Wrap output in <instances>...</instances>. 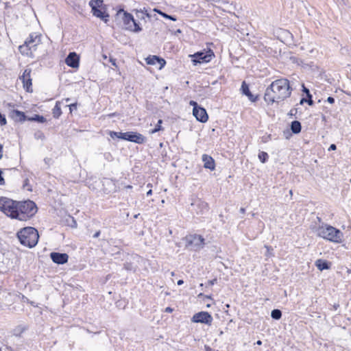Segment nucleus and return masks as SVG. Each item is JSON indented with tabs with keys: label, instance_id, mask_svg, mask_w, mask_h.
I'll return each mask as SVG.
<instances>
[{
	"label": "nucleus",
	"instance_id": "b1692460",
	"mask_svg": "<svg viewBox=\"0 0 351 351\" xmlns=\"http://www.w3.org/2000/svg\"><path fill=\"white\" fill-rule=\"evenodd\" d=\"M60 105V102L57 101L55 107L53 109V116L55 118H58L62 114V110H61Z\"/></svg>",
	"mask_w": 351,
	"mask_h": 351
},
{
	"label": "nucleus",
	"instance_id": "09e8293b",
	"mask_svg": "<svg viewBox=\"0 0 351 351\" xmlns=\"http://www.w3.org/2000/svg\"><path fill=\"white\" fill-rule=\"evenodd\" d=\"M152 194V189H149L147 192V195L149 196V195H151Z\"/></svg>",
	"mask_w": 351,
	"mask_h": 351
},
{
	"label": "nucleus",
	"instance_id": "9b49d317",
	"mask_svg": "<svg viewBox=\"0 0 351 351\" xmlns=\"http://www.w3.org/2000/svg\"><path fill=\"white\" fill-rule=\"evenodd\" d=\"M194 323H202L210 325L212 323L213 317L210 313L206 311H201L195 313L191 318Z\"/></svg>",
	"mask_w": 351,
	"mask_h": 351
},
{
	"label": "nucleus",
	"instance_id": "a878e982",
	"mask_svg": "<svg viewBox=\"0 0 351 351\" xmlns=\"http://www.w3.org/2000/svg\"><path fill=\"white\" fill-rule=\"evenodd\" d=\"M27 119L31 121H38L39 123H44L46 121V119L44 117L38 114H36L33 117L28 118Z\"/></svg>",
	"mask_w": 351,
	"mask_h": 351
},
{
	"label": "nucleus",
	"instance_id": "0eeeda50",
	"mask_svg": "<svg viewBox=\"0 0 351 351\" xmlns=\"http://www.w3.org/2000/svg\"><path fill=\"white\" fill-rule=\"evenodd\" d=\"M117 16L121 17L125 29L132 30L136 32L141 31L142 29L134 19V17L131 14L120 10L117 12Z\"/></svg>",
	"mask_w": 351,
	"mask_h": 351
},
{
	"label": "nucleus",
	"instance_id": "dca6fc26",
	"mask_svg": "<svg viewBox=\"0 0 351 351\" xmlns=\"http://www.w3.org/2000/svg\"><path fill=\"white\" fill-rule=\"evenodd\" d=\"M79 56L75 52H71L65 59V63L72 67L77 68L79 66Z\"/></svg>",
	"mask_w": 351,
	"mask_h": 351
},
{
	"label": "nucleus",
	"instance_id": "6e6552de",
	"mask_svg": "<svg viewBox=\"0 0 351 351\" xmlns=\"http://www.w3.org/2000/svg\"><path fill=\"white\" fill-rule=\"evenodd\" d=\"M102 5V0H90L89 1V5L91 8L93 14L95 16L101 19L105 23H107L108 21L109 15L100 9Z\"/></svg>",
	"mask_w": 351,
	"mask_h": 351
},
{
	"label": "nucleus",
	"instance_id": "5fc2aeb1",
	"mask_svg": "<svg viewBox=\"0 0 351 351\" xmlns=\"http://www.w3.org/2000/svg\"><path fill=\"white\" fill-rule=\"evenodd\" d=\"M303 102H306V99L304 98L302 99L300 103L302 104Z\"/></svg>",
	"mask_w": 351,
	"mask_h": 351
},
{
	"label": "nucleus",
	"instance_id": "e433bc0d",
	"mask_svg": "<svg viewBox=\"0 0 351 351\" xmlns=\"http://www.w3.org/2000/svg\"><path fill=\"white\" fill-rule=\"evenodd\" d=\"M327 101L330 104H333L335 102V99L332 97H328L327 99Z\"/></svg>",
	"mask_w": 351,
	"mask_h": 351
},
{
	"label": "nucleus",
	"instance_id": "3c124183",
	"mask_svg": "<svg viewBox=\"0 0 351 351\" xmlns=\"http://www.w3.org/2000/svg\"><path fill=\"white\" fill-rule=\"evenodd\" d=\"M169 19H171L172 21H176V18H174L173 16H170V15L169 16Z\"/></svg>",
	"mask_w": 351,
	"mask_h": 351
},
{
	"label": "nucleus",
	"instance_id": "bf43d9fd",
	"mask_svg": "<svg viewBox=\"0 0 351 351\" xmlns=\"http://www.w3.org/2000/svg\"><path fill=\"white\" fill-rule=\"evenodd\" d=\"M65 100H66V102H68L70 100V99L69 98H66Z\"/></svg>",
	"mask_w": 351,
	"mask_h": 351
},
{
	"label": "nucleus",
	"instance_id": "393cba45",
	"mask_svg": "<svg viewBox=\"0 0 351 351\" xmlns=\"http://www.w3.org/2000/svg\"><path fill=\"white\" fill-rule=\"evenodd\" d=\"M271 317L275 320H279L282 317V312L279 308H274L271 313Z\"/></svg>",
	"mask_w": 351,
	"mask_h": 351
},
{
	"label": "nucleus",
	"instance_id": "5701e85b",
	"mask_svg": "<svg viewBox=\"0 0 351 351\" xmlns=\"http://www.w3.org/2000/svg\"><path fill=\"white\" fill-rule=\"evenodd\" d=\"M291 130L294 134H298L301 131V124L298 121H293L291 124Z\"/></svg>",
	"mask_w": 351,
	"mask_h": 351
},
{
	"label": "nucleus",
	"instance_id": "ddd939ff",
	"mask_svg": "<svg viewBox=\"0 0 351 351\" xmlns=\"http://www.w3.org/2000/svg\"><path fill=\"white\" fill-rule=\"evenodd\" d=\"M186 241L188 245H193L197 247H202L203 245H204V239L200 235H190L186 237Z\"/></svg>",
	"mask_w": 351,
	"mask_h": 351
},
{
	"label": "nucleus",
	"instance_id": "680f3d73",
	"mask_svg": "<svg viewBox=\"0 0 351 351\" xmlns=\"http://www.w3.org/2000/svg\"><path fill=\"white\" fill-rule=\"evenodd\" d=\"M226 307L229 308V307H230V305H229V304H226Z\"/></svg>",
	"mask_w": 351,
	"mask_h": 351
},
{
	"label": "nucleus",
	"instance_id": "de8ad7c7",
	"mask_svg": "<svg viewBox=\"0 0 351 351\" xmlns=\"http://www.w3.org/2000/svg\"><path fill=\"white\" fill-rule=\"evenodd\" d=\"M184 283V281L182 280H179L177 282L178 285H182Z\"/></svg>",
	"mask_w": 351,
	"mask_h": 351
},
{
	"label": "nucleus",
	"instance_id": "2eb2a0df",
	"mask_svg": "<svg viewBox=\"0 0 351 351\" xmlns=\"http://www.w3.org/2000/svg\"><path fill=\"white\" fill-rule=\"evenodd\" d=\"M51 260L57 264H64L68 261L69 256L65 253L51 252Z\"/></svg>",
	"mask_w": 351,
	"mask_h": 351
},
{
	"label": "nucleus",
	"instance_id": "4d7b16f0",
	"mask_svg": "<svg viewBox=\"0 0 351 351\" xmlns=\"http://www.w3.org/2000/svg\"><path fill=\"white\" fill-rule=\"evenodd\" d=\"M147 186V187H150V188L152 187V184H148Z\"/></svg>",
	"mask_w": 351,
	"mask_h": 351
},
{
	"label": "nucleus",
	"instance_id": "8fccbe9b",
	"mask_svg": "<svg viewBox=\"0 0 351 351\" xmlns=\"http://www.w3.org/2000/svg\"><path fill=\"white\" fill-rule=\"evenodd\" d=\"M255 344L258 345V346H261L262 345V341L261 340H258Z\"/></svg>",
	"mask_w": 351,
	"mask_h": 351
},
{
	"label": "nucleus",
	"instance_id": "603ef678",
	"mask_svg": "<svg viewBox=\"0 0 351 351\" xmlns=\"http://www.w3.org/2000/svg\"><path fill=\"white\" fill-rule=\"evenodd\" d=\"M206 1L220 2L221 0H206Z\"/></svg>",
	"mask_w": 351,
	"mask_h": 351
},
{
	"label": "nucleus",
	"instance_id": "c756f323",
	"mask_svg": "<svg viewBox=\"0 0 351 351\" xmlns=\"http://www.w3.org/2000/svg\"><path fill=\"white\" fill-rule=\"evenodd\" d=\"M265 247L267 250L266 256H269L271 255V252L273 250V249L270 246H268V245H265Z\"/></svg>",
	"mask_w": 351,
	"mask_h": 351
},
{
	"label": "nucleus",
	"instance_id": "4c0bfd02",
	"mask_svg": "<svg viewBox=\"0 0 351 351\" xmlns=\"http://www.w3.org/2000/svg\"><path fill=\"white\" fill-rule=\"evenodd\" d=\"M223 3L226 5L227 9H230L232 5V3H231L230 5H228V2L223 1Z\"/></svg>",
	"mask_w": 351,
	"mask_h": 351
},
{
	"label": "nucleus",
	"instance_id": "f8f14e48",
	"mask_svg": "<svg viewBox=\"0 0 351 351\" xmlns=\"http://www.w3.org/2000/svg\"><path fill=\"white\" fill-rule=\"evenodd\" d=\"M31 69H25L23 75L20 77V80L22 81L23 84L24 88L27 92H32V90L31 88L32 87V78H31Z\"/></svg>",
	"mask_w": 351,
	"mask_h": 351
},
{
	"label": "nucleus",
	"instance_id": "864d4df0",
	"mask_svg": "<svg viewBox=\"0 0 351 351\" xmlns=\"http://www.w3.org/2000/svg\"><path fill=\"white\" fill-rule=\"evenodd\" d=\"M240 212H241V213H243H243H245V208H241L240 209Z\"/></svg>",
	"mask_w": 351,
	"mask_h": 351
},
{
	"label": "nucleus",
	"instance_id": "052dcab7",
	"mask_svg": "<svg viewBox=\"0 0 351 351\" xmlns=\"http://www.w3.org/2000/svg\"><path fill=\"white\" fill-rule=\"evenodd\" d=\"M126 187H127V188H128V189H131V188H132V186H130V185H129V186H127Z\"/></svg>",
	"mask_w": 351,
	"mask_h": 351
},
{
	"label": "nucleus",
	"instance_id": "49530a36",
	"mask_svg": "<svg viewBox=\"0 0 351 351\" xmlns=\"http://www.w3.org/2000/svg\"><path fill=\"white\" fill-rule=\"evenodd\" d=\"M99 234H100V231L99 230L95 233V234L93 235V237L97 238L99 236Z\"/></svg>",
	"mask_w": 351,
	"mask_h": 351
},
{
	"label": "nucleus",
	"instance_id": "a19ab883",
	"mask_svg": "<svg viewBox=\"0 0 351 351\" xmlns=\"http://www.w3.org/2000/svg\"><path fill=\"white\" fill-rule=\"evenodd\" d=\"M337 148L336 145L335 144H332L330 145L328 150L330 151V150H335Z\"/></svg>",
	"mask_w": 351,
	"mask_h": 351
},
{
	"label": "nucleus",
	"instance_id": "6e6d98bb",
	"mask_svg": "<svg viewBox=\"0 0 351 351\" xmlns=\"http://www.w3.org/2000/svg\"><path fill=\"white\" fill-rule=\"evenodd\" d=\"M210 306H211V304H209V303L206 304V307H207V308L210 307Z\"/></svg>",
	"mask_w": 351,
	"mask_h": 351
},
{
	"label": "nucleus",
	"instance_id": "4be33fe9",
	"mask_svg": "<svg viewBox=\"0 0 351 351\" xmlns=\"http://www.w3.org/2000/svg\"><path fill=\"white\" fill-rule=\"evenodd\" d=\"M315 264L317 269L320 271L324 269H328L330 268L329 263L325 260L318 259L315 261Z\"/></svg>",
	"mask_w": 351,
	"mask_h": 351
},
{
	"label": "nucleus",
	"instance_id": "58836bf2",
	"mask_svg": "<svg viewBox=\"0 0 351 351\" xmlns=\"http://www.w3.org/2000/svg\"><path fill=\"white\" fill-rule=\"evenodd\" d=\"M306 102L308 104V105L310 106H312L313 104V101L311 99V97H308V99H306Z\"/></svg>",
	"mask_w": 351,
	"mask_h": 351
},
{
	"label": "nucleus",
	"instance_id": "e2e57ef3",
	"mask_svg": "<svg viewBox=\"0 0 351 351\" xmlns=\"http://www.w3.org/2000/svg\"><path fill=\"white\" fill-rule=\"evenodd\" d=\"M350 182H351V179H350Z\"/></svg>",
	"mask_w": 351,
	"mask_h": 351
},
{
	"label": "nucleus",
	"instance_id": "c85d7f7f",
	"mask_svg": "<svg viewBox=\"0 0 351 351\" xmlns=\"http://www.w3.org/2000/svg\"><path fill=\"white\" fill-rule=\"evenodd\" d=\"M162 123V121L161 119H159L158 121L157 125H156V128L154 130H152L150 132V133L151 134H154V133L161 130L162 129V127H161Z\"/></svg>",
	"mask_w": 351,
	"mask_h": 351
},
{
	"label": "nucleus",
	"instance_id": "f257e3e1",
	"mask_svg": "<svg viewBox=\"0 0 351 351\" xmlns=\"http://www.w3.org/2000/svg\"><path fill=\"white\" fill-rule=\"evenodd\" d=\"M291 93L289 81L285 78H281L274 81L267 88L264 99L269 104L279 102L288 98Z\"/></svg>",
	"mask_w": 351,
	"mask_h": 351
},
{
	"label": "nucleus",
	"instance_id": "7ed1b4c3",
	"mask_svg": "<svg viewBox=\"0 0 351 351\" xmlns=\"http://www.w3.org/2000/svg\"><path fill=\"white\" fill-rule=\"evenodd\" d=\"M16 208V219L20 221L27 220L37 211L35 203L30 200L17 202Z\"/></svg>",
	"mask_w": 351,
	"mask_h": 351
},
{
	"label": "nucleus",
	"instance_id": "423d86ee",
	"mask_svg": "<svg viewBox=\"0 0 351 351\" xmlns=\"http://www.w3.org/2000/svg\"><path fill=\"white\" fill-rule=\"evenodd\" d=\"M16 204L17 202L11 199L4 197L0 198V210L12 219H16Z\"/></svg>",
	"mask_w": 351,
	"mask_h": 351
},
{
	"label": "nucleus",
	"instance_id": "7c9ffc66",
	"mask_svg": "<svg viewBox=\"0 0 351 351\" xmlns=\"http://www.w3.org/2000/svg\"><path fill=\"white\" fill-rule=\"evenodd\" d=\"M121 132H110V135L112 138H114V136L120 138V134Z\"/></svg>",
	"mask_w": 351,
	"mask_h": 351
},
{
	"label": "nucleus",
	"instance_id": "a211bd4d",
	"mask_svg": "<svg viewBox=\"0 0 351 351\" xmlns=\"http://www.w3.org/2000/svg\"><path fill=\"white\" fill-rule=\"evenodd\" d=\"M9 116L14 121L23 122L26 119L24 112L17 110H11L9 112Z\"/></svg>",
	"mask_w": 351,
	"mask_h": 351
},
{
	"label": "nucleus",
	"instance_id": "c9c22d12",
	"mask_svg": "<svg viewBox=\"0 0 351 351\" xmlns=\"http://www.w3.org/2000/svg\"><path fill=\"white\" fill-rule=\"evenodd\" d=\"M2 172L0 171V185H3L4 184V179L2 177V175H1Z\"/></svg>",
	"mask_w": 351,
	"mask_h": 351
},
{
	"label": "nucleus",
	"instance_id": "412c9836",
	"mask_svg": "<svg viewBox=\"0 0 351 351\" xmlns=\"http://www.w3.org/2000/svg\"><path fill=\"white\" fill-rule=\"evenodd\" d=\"M241 90L242 93L245 95L250 101H255L256 100L257 97H254V95L249 90L248 85L245 82L242 83Z\"/></svg>",
	"mask_w": 351,
	"mask_h": 351
},
{
	"label": "nucleus",
	"instance_id": "f3484780",
	"mask_svg": "<svg viewBox=\"0 0 351 351\" xmlns=\"http://www.w3.org/2000/svg\"><path fill=\"white\" fill-rule=\"evenodd\" d=\"M146 62L147 64L150 65H158L160 69H161L166 63L164 59L160 58L156 56H149L147 58Z\"/></svg>",
	"mask_w": 351,
	"mask_h": 351
},
{
	"label": "nucleus",
	"instance_id": "6ab92c4d",
	"mask_svg": "<svg viewBox=\"0 0 351 351\" xmlns=\"http://www.w3.org/2000/svg\"><path fill=\"white\" fill-rule=\"evenodd\" d=\"M202 161L204 162V168L208 169L210 170L215 169V160L211 156H210L207 154H204L202 156Z\"/></svg>",
	"mask_w": 351,
	"mask_h": 351
},
{
	"label": "nucleus",
	"instance_id": "4468645a",
	"mask_svg": "<svg viewBox=\"0 0 351 351\" xmlns=\"http://www.w3.org/2000/svg\"><path fill=\"white\" fill-rule=\"evenodd\" d=\"M193 114L195 117L197 121L202 123H205L208 121V116L204 108H194L193 110Z\"/></svg>",
	"mask_w": 351,
	"mask_h": 351
},
{
	"label": "nucleus",
	"instance_id": "39448f33",
	"mask_svg": "<svg viewBox=\"0 0 351 351\" xmlns=\"http://www.w3.org/2000/svg\"><path fill=\"white\" fill-rule=\"evenodd\" d=\"M40 43V35L37 34H32L26 39L24 44L19 46V51L23 55L33 58L34 56V53Z\"/></svg>",
	"mask_w": 351,
	"mask_h": 351
},
{
	"label": "nucleus",
	"instance_id": "f704fd0d",
	"mask_svg": "<svg viewBox=\"0 0 351 351\" xmlns=\"http://www.w3.org/2000/svg\"><path fill=\"white\" fill-rule=\"evenodd\" d=\"M216 282H217V279H216V278H214V279H213V280H209V281L208 282V285H210V286H213V285L214 284H215Z\"/></svg>",
	"mask_w": 351,
	"mask_h": 351
},
{
	"label": "nucleus",
	"instance_id": "c03bdc74",
	"mask_svg": "<svg viewBox=\"0 0 351 351\" xmlns=\"http://www.w3.org/2000/svg\"><path fill=\"white\" fill-rule=\"evenodd\" d=\"M174 308H165V312L166 313H171L173 311Z\"/></svg>",
	"mask_w": 351,
	"mask_h": 351
},
{
	"label": "nucleus",
	"instance_id": "72a5a7b5",
	"mask_svg": "<svg viewBox=\"0 0 351 351\" xmlns=\"http://www.w3.org/2000/svg\"><path fill=\"white\" fill-rule=\"evenodd\" d=\"M303 88H304V89H303V91H304V93H306L307 97H311V95L310 94L308 89H307L306 88H305L304 86H303Z\"/></svg>",
	"mask_w": 351,
	"mask_h": 351
},
{
	"label": "nucleus",
	"instance_id": "9d476101",
	"mask_svg": "<svg viewBox=\"0 0 351 351\" xmlns=\"http://www.w3.org/2000/svg\"><path fill=\"white\" fill-rule=\"evenodd\" d=\"M119 135L120 138L139 144L144 143L145 141V138L142 134L136 132H128L120 133Z\"/></svg>",
	"mask_w": 351,
	"mask_h": 351
},
{
	"label": "nucleus",
	"instance_id": "79ce46f5",
	"mask_svg": "<svg viewBox=\"0 0 351 351\" xmlns=\"http://www.w3.org/2000/svg\"><path fill=\"white\" fill-rule=\"evenodd\" d=\"M3 156V145L0 144V159Z\"/></svg>",
	"mask_w": 351,
	"mask_h": 351
},
{
	"label": "nucleus",
	"instance_id": "37998d69",
	"mask_svg": "<svg viewBox=\"0 0 351 351\" xmlns=\"http://www.w3.org/2000/svg\"><path fill=\"white\" fill-rule=\"evenodd\" d=\"M204 349H205V351H212V348L209 346H207V345H206L204 346Z\"/></svg>",
	"mask_w": 351,
	"mask_h": 351
},
{
	"label": "nucleus",
	"instance_id": "a18cd8bd",
	"mask_svg": "<svg viewBox=\"0 0 351 351\" xmlns=\"http://www.w3.org/2000/svg\"><path fill=\"white\" fill-rule=\"evenodd\" d=\"M159 14H160L162 16H163L164 17L167 18V19H169V16L168 14H165V13H163L162 12H158Z\"/></svg>",
	"mask_w": 351,
	"mask_h": 351
},
{
	"label": "nucleus",
	"instance_id": "13d9d810",
	"mask_svg": "<svg viewBox=\"0 0 351 351\" xmlns=\"http://www.w3.org/2000/svg\"><path fill=\"white\" fill-rule=\"evenodd\" d=\"M171 275L172 276H173L175 275L174 272H173V271H172V272L171 273Z\"/></svg>",
	"mask_w": 351,
	"mask_h": 351
},
{
	"label": "nucleus",
	"instance_id": "aec40b11",
	"mask_svg": "<svg viewBox=\"0 0 351 351\" xmlns=\"http://www.w3.org/2000/svg\"><path fill=\"white\" fill-rule=\"evenodd\" d=\"M27 329L28 326L27 325H19L12 330V334L15 337H21L22 334Z\"/></svg>",
	"mask_w": 351,
	"mask_h": 351
},
{
	"label": "nucleus",
	"instance_id": "cd10ccee",
	"mask_svg": "<svg viewBox=\"0 0 351 351\" xmlns=\"http://www.w3.org/2000/svg\"><path fill=\"white\" fill-rule=\"evenodd\" d=\"M258 158L263 163H264L268 158V154L265 152H261L258 154Z\"/></svg>",
	"mask_w": 351,
	"mask_h": 351
},
{
	"label": "nucleus",
	"instance_id": "f03ea898",
	"mask_svg": "<svg viewBox=\"0 0 351 351\" xmlns=\"http://www.w3.org/2000/svg\"><path fill=\"white\" fill-rule=\"evenodd\" d=\"M318 237L329 241L341 243L343 241V232L333 226L327 224H323L317 229Z\"/></svg>",
	"mask_w": 351,
	"mask_h": 351
},
{
	"label": "nucleus",
	"instance_id": "ea45409f",
	"mask_svg": "<svg viewBox=\"0 0 351 351\" xmlns=\"http://www.w3.org/2000/svg\"><path fill=\"white\" fill-rule=\"evenodd\" d=\"M198 298H205V299H206V300H210V297H208V296H204L202 293L199 294V295H198Z\"/></svg>",
	"mask_w": 351,
	"mask_h": 351
},
{
	"label": "nucleus",
	"instance_id": "20e7f679",
	"mask_svg": "<svg viewBox=\"0 0 351 351\" xmlns=\"http://www.w3.org/2000/svg\"><path fill=\"white\" fill-rule=\"evenodd\" d=\"M21 243L25 246L34 247L38 241L39 235L37 230L32 227H26L17 234Z\"/></svg>",
	"mask_w": 351,
	"mask_h": 351
},
{
	"label": "nucleus",
	"instance_id": "bb28decb",
	"mask_svg": "<svg viewBox=\"0 0 351 351\" xmlns=\"http://www.w3.org/2000/svg\"><path fill=\"white\" fill-rule=\"evenodd\" d=\"M136 17L145 20L146 17H149V14L147 12V10H137Z\"/></svg>",
	"mask_w": 351,
	"mask_h": 351
},
{
	"label": "nucleus",
	"instance_id": "1a4fd4ad",
	"mask_svg": "<svg viewBox=\"0 0 351 351\" xmlns=\"http://www.w3.org/2000/svg\"><path fill=\"white\" fill-rule=\"evenodd\" d=\"M214 53L212 50L209 49L206 52L200 51L197 52L193 55H190L191 57L192 61L194 65H196L197 63L202 62H210L213 57H214Z\"/></svg>",
	"mask_w": 351,
	"mask_h": 351
},
{
	"label": "nucleus",
	"instance_id": "2f4dec72",
	"mask_svg": "<svg viewBox=\"0 0 351 351\" xmlns=\"http://www.w3.org/2000/svg\"><path fill=\"white\" fill-rule=\"evenodd\" d=\"M189 104H190L191 106H193V108H199L200 107V106H198V105H197V102H196V101H191L189 102Z\"/></svg>",
	"mask_w": 351,
	"mask_h": 351
},
{
	"label": "nucleus",
	"instance_id": "473e14b6",
	"mask_svg": "<svg viewBox=\"0 0 351 351\" xmlns=\"http://www.w3.org/2000/svg\"><path fill=\"white\" fill-rule=\"evenodd\" d=\"M69 106V108H70V111L71 112L73 110V109H76L77 108V103L70 104Z\"/></svg>",
	"mask_w": 351,
	"mask_h": 351
}]
</instances>
